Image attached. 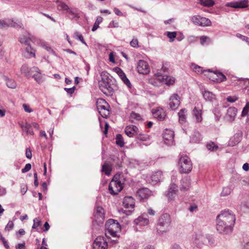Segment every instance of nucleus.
<instances>
[{
  "instance_id": "1",
  "label": "nucleus",
  "mask_w": 249,
  "mask_h": 249,
  "mask_svg": "<svg viewBox=\"0 0 249 249\" xmlns=\"http://www.w3.org/2000/svg\"><path fill=\"white\" fill-rule=\"evenodd\" d=\"M235 216L229 210H224L216 218V230L220 233L228 234L231 232L235 223Z\"/></svg>"
},
{
  "instance_id": "2",
  "label": "nucleus",
  "mask_w": 249,
  "mask_h": 249,
  "mask_svg": "<svg viewBox=\"0 0 249 249\" xmlns=\"http://www.w3.org/2000/svg\"><path fill=\"white\" fill-rule=\"evenodd\" d=\"M171 224L170 215L167 213L161 214L159 218L156 229L158 234H163L169 231Z\"/></svg>"
},
{
  "instance_id": "3",
  "label": "nucleus",
  "mask_w": 249,
  "mask_h": 249,
  "mask_svg": "<svg viewBox=\"0 0 249 249\" xmlns=\"http://www.w3.org/2000/svg\"><path fill=\"white\" fill-rule=\"evenodd\" d=\"M107 72L103 71L101 73L102 79L98 82L100 90L107 95H111L113 91L112 80L109 78Z\"/></svg>"
},
{
  "instance_id": "4",
  "label": "nucleus",
  "mask_w": 249,
  "mask_h": 249,
  "mask_svg": "<svg viewBox=\"0 0 249 249\" xmlns=\"http://www.w3.org/2000/svg\"><path fill=\"white\" fill-rule=\"evenodd\" d=\"M194 243L199 248L204 245H212L214 243L213 237L210 234H204L201 231L195 233L193 235Z\"/></svg>"
},
{
  "instance_id": "5",
  "label": "nucleus",
  "mask_w": 249,
  "mask_h": 249,
  "mask_svg": "<svg viewBox=\"0 0 249 249\" xmlns=\"http://www.w3.org/2000/svg\"><path fill=\"white\" fill-rule=\"evenodd\" d=\"M105 227L106 235L107 236H118V233L121 231V226L116 220L112 219L108 220L106 223Z\"/></svg>"
},
{
  "instance_id": "6",
  "label": "nucleus",
  "mask_w": 249,
  "mask_h": 249,
  "mask_svg": "<svg viewBox=\"0 0 249 249\" xmlns=\"http://www.w3.org/2000/svg\"><path fill=\"white\" fill-rule=\"evenodd\" d=\"M118 176L115 175L110 182L108 190L111 195H115L120 192L123 188V183L118 178Z\"/></svg>"
},
{
  "instance_id": "7",
  "label": "nucleus",
  "mask_w": 249,
  "mask_h": 249,
  "mask_svg": "<svg viewBox=\"0 0 249 249\" xmlns=\"http://www.w3.org/2000/svg\"><path fill=\"white\" fill-rule=\"evenodd\" d=\"M179 171L181 173H189L192 169V163L189 157L186 156L180 157L179 160Z\"/></svg>"
},
{
  "instance_id": "8",
  "label": "nucleus",
  "mask_w": 249,
  "mask_h": 249,
  "mask_svg": "<svg viewBox=\"0 0 249 249\" xmlns=\"http://www.w3.org/2000/svg\"><path fill=\"white\" fill-rule=\"evenodd\" d=\"M96 106L100 114L103 118H107L109 114V105L103 99H98L96 102Z\"/></svg>"
},
{
  "instance_id": "9",
  "label": "nucleus",
  "mask_w": 249,
  "mask_h": 249,
  "mask_svg": "<svg viewBox=\"0 0 249 249\" xmlns=\"http://www.w3.org/2000/svg\"><path fill=\"white\" fill-rule=\"evenodd\" d=\"M105 220V212L104 209L100 206L97 207L93 213V224L98 226L103 224Z\"/></svg>"
},
{
  "instance_id": "10",
  "label": "nucleus",
  "mask_w": 249,
  "mask_h": 249,
  "mask_svg": "<svg viewBox=\"0 0 249 249\" xmlns=\"http://www.w3.org/2000/svg\"><path fill=\"white\" fill-rule=\"evenodd\" d=\"M190 20L194 24L201 27L210 26L212 24L209 18L200 15L193 16L190 18Z\"/></svg>"
},
{
  "instance_id": "11",
  "label": "nucleus",
  "mask_w": 249,
  "mask_h": 249,
  "mask_svg": "<svg viewBox=\"0 0 249 249\" xmlns=\"http://www.w3.org/2000/svg\"><path fill=\"white\" fill-rule=\"evenodd\" d=\"M207 73L209 79L213 82L220 83L226 79V76L221 72L212 71L210 70H208Z\"/></svg>"
},
{
  "instance_id": "12",
  "label": "nucleus",
  "mask_w": 249,
  "mask_h": 249,
  "mask_svg": "<svg viewBox=\"0 0 249 249\" xmlns=\"http://www.w3.org/2000/svg\"><path fill=\"white\" fill-rule=\"evenodd\" d=\"M107 243L103 236L97 237L93 243V249H107Z\"/></svg>"
},
{
  "instance_id": "13",
  "label": "nucleus",
  "mask_w": 249,
  "mask_h": 249,
  "mask_svg": "<svg viewBox=\"0 0 249 249\" xmlns=\"http://www.w3.org/2000/svg\"><path fill=\"white\" fill-rule=\"evenodd\" d=\"M163 139L166 144H173L174 142V132L171 129H165L163 133Z\"/></svg>"
},
{
  "instance_id": "14",
  "label": "nucleus",
  "mask_w": 249,
  "mask_h": 249,
  "mask_svg": "<svg viewBox=\"0 0 249 249\" xmlns=\"http://www.w3.org/2000/svg\"><path fill=\"white\" fill-rule=\"evenodd\" d=\"M137 70L139 73L143 74H147L150 71L147 62L143 60H140L138 62Z\"/></svg>"
},
{
  "instance_id": "15",
  "label": "nucleus",
  "mask_w": 249,
  "mask_h": 249,
  "mask_svg": "<svg viewBox=\"0 0 249 249\" xmlns=\"http://www.w3.org/2000/svg\"><path fill=\"white\" fill-rule=\"evenodd\" d=\"M248 0H241L238 1L228 2L226 4L227 7L234 8H244L248 6Z\"/></svg>"
},
{
  "instance_id": "16",
  "label": "nucleus",
  "mask_w": 249,
  "mask_h": 249,
  "mask_svg": "<svg viewBox=\"0 0 249 249\" xmlns=\"http://www.w3.org/2000/svg\"><path fill=\"white\" fill-rule=\"evenodd\" d=\"M180 105V98L177 93H174L171 96L169 99V105L170 107L173 110L178 108Z\"/></svg>"
},
{
  "instance_id": "17",
  "label": "nucleus",
  "mask_w": 249,
  "mask_h": 249,
  "mask_svg": "<svg viewBox=\"0 0 249 249\" xmlns=\"http://www.w3.org/2000/svg\"><path fill=\"white\" fill-rule=\"evenodd\" d=\"M38 71V68L36 67L29 68L27 64H23L20 68L21 73L28 78L31 77L32 74L34 73V71Z\"/></svg>"
},
{
  "instance_id": "18",
  "label": "nucleus",
  "mask_w": 249,
  "mask_h": 249,
  "mask_svg": "<svg viewBox=\"0 0 249 249\" xmlns=\"http://www.w3.org/2000/svg\"><path fill=\"white\" fill-rule=\"evenodd\" d=\"M237 109L235 107H229L227 111L225 119L229 122H233L236 116Z\"/></svg>"
},
{
  "instance_id": "19",
  "label": "nucleus",
  "mask_w": 249,
  "mask_h": 249,
  "mask_svg": "<svg viewBox=\"0 0 249 249\" xmlns=\"http://www.w3.org/2000/svg\"><path fill=\"white\" fill-rule=\"evenodd\" d=\"M178 192V190L177 189V185L174 183L171 184L167 194L168 199L170 200H174Z\"/></svg>"
},
{
  "instance_id": "20",
  "label": "nucleus",
  "mask_w": 249,
  "mask_h": 249,
  "mask_svg": "<svg viewBox=\"0 0 249 249\" xmlns=\"http://www.w3.org/2000/svg\"><path fill=\"white\" fill-rule=\"evenodd\" d=\"M124 132L127 136L129 137H133L136 136L137 134H138L139 129L135 125H130L127 126L125 128Z\"/></svg>"
},
{
  "instance_id": "21",
  "label": "nucleus",
  "mask_w": 249,
  "mask_h": 249,
  "mask_svg": "<svg viewBox=\"0 0 249 249\" xmlns=\"http://www.w3.org/2000/svg\"><path fill=\"white\" fill-rule=\"evenodd\" d=\"M162 176V172L160 171H158L152 174L147 181L149 183L153 185L156 184L160 181Z\"/></svg>"
},
{
  "instance_id": "22",
  "label": "nucleus",
  "mask_w": 249,
  "mask_h": 249,
  "mask_svg": "<svg viewBox=\"0 0 249 249\" xmlns=\"http://www.w3.org/2000/svg\"><path fill=\"white\" fill-rule=\"evenodd\" d=\"M151 195V191L146 188L140 189L137 192V196L141 200L147 198Z\"/></svg>"
},
{
  "instance_id": "23",
  "label": "nucleus",
  "mask_w": 249,
  "mask_h": 249,
  "mask_svg": "<svg viewBox=\"0 0 249 249\" xmlns=\"http://www.w3.org/2000/svg\"><path fill=\"white\" fill-rule=\"evenodd\" d=\"M24 51L22 52L23 56L26 58H30L32 57H35L36 56V51L32 48L29 44L26 45Z\"/></svg>"
},
{
  "instance_id": "24",
  "label": "nucleus",
  "mask_w": 249,
  "mask_h": 249,
  "mask_svg": "<svg viewBox=\"0 0 249 249\" xmlns=\"http://www.w3.org/2000/svg\"><path fill=\"white\" fill-rule=\"evenodd\" d=\"M124 206L127 209H133L134 207V199L131 196H125L123 200Z\"/></svg>"
},
{
  "instance_id": "25",
  "label": "nucleus",
  "mask_w": 249,
  "mask_h": 249,
  "mask_svg": "<svg viewBox=\"0 0 249 249\" xmlns=\"http://www.w3.org/2000/svg\"><path fill=\"white\" fill-rule=\"evenodd\" d=\"M193 117L196 123H200L202 121V110L195 107L192 111Z\"/></svg>"
},
{
  "instance_id": "26",
  "label": "nucleus",
  "mask_w": 249,
  "mask_h": 249,
  "mask_svg": "<svg viewBox=\"0 0 249 249\" xmlns=\"http://www.w3.org/2000/svg\"><path fill=\"white\" fill-rule=\"evenodd\" d=\"M32 37H35V36L31 35L28 32H25L24 34L21 35L19 37V41L22 44H24L26 45H28L29 40L31 41V38Z\"/></svg>"
},
{
  "instance_id": "27",
  "label": "nucleus",
  "mask_w": 249,
  "mask_h": 249,
  "mask_svg": "<svg viewBox=\"0 0 249 249\" xmlns=\"http://www.w3.org/2000/svg\"><path fill=\"white\" fill-rule=\"evenodd\" d=\"M147 216V215L146 214L139 216L138 218L135 220V223L136 225L141 226H145L148 225L149 223V220Z\"/></svg>"
},
{
  "instance_id": "28",
  "label": "nucleus",
  "mask_w": 249,
  "mask_h": 249,
  "mask_svg": "<svg viewBox=\"0 0 249 249\" xmlns=\"http://www.w3.org/2000/svg\"><path fill=\"white\" fill-rule=\"evenodd\" d=\"M180 183V190L183 191L187 190L191 185L190 178L187 177H184L181 179Z\"/></svg>"
},
{
  "instance_id": "29",
  "label": "nucleus",
  "mask_w": 249,
  "mask_h": 249,
  "mask_svg": "<svg viewBox=\"0 0 249 249\" xmlns=\"http://www.w3.org/2000/svg\"><path fill=\"white\" fill-rule=\"evenodd\" d=\"M203 97L205 101L212 102L215 99V95L212 92L208 90H204L202 92Z\"/></svg>"
},
{
  "instance_id": "30",
  "label": "nucleus",
  "mask_w": 249,
  "mask_h": 249,
  "mask_svg": "<svg viewBox=\"0 0 249 249\" xmlns=\"http://www.w3.org/2000/svg\"><path fill=\"white\" fill-rule=\"evenodd\" d=\"M187 115V110L184 108L181 109L178 113V121L182 124L186 122Z\"/></svg>"
},
{
  "instance_id": "31",
  "label": "nucleus",
  "mask_w": 249,
  "mask_h": 249,
  "mask_svg": "<svg viewBox=\"0 0 249 249\" xmlns=\"http://www.w3.org/2000/svg\"><path fill=\"white\" fill-rule=\"evenodd\" d=\"M56 4L58 10L66 11L67 13H70L71 12L69 6L65 3L61 1H57Z\"/></svg>"
},
{
  "instance_id": "32",
  "label": "nucleus",
  "mask_w": 249,
  "mask_h": 249,
  "mask_svg": "<svg viewBox=\"0 0 249 249\" xmlns=\"http://www.w3.org/2000/svg\"><path fill=\"white\" fill-rule=\"evenodd\" d=\"M34 74H32V76L35 80L38 83L40 84L44 81V78L41 74L39 69L37 71H34Z\"/></svg>"
},
{
  "instance_id": "33",
  "label": "nucleus",
  "mask_w": 249,
  "mask_h": 249,
  "mask_svg": "<svg viewBox=\"0 0 249 249\" xmlns=\"http://www.w3.org/2000/svg\"><path fill=\"white\" fill-rule=\"evenodd\" d=\"M161 81L167 85H173L175 83V78L171 76L164 75Z\"/></svg>"
},
{
  "instance_id": "34",
  "label": "nucleus",
  "mask_w": 249,
  "mask_h": 249,
  "mask_svg": "<svg viewBox=\"0 0 249 249\" xmlns=\"http://www.w3.org/2000/svg\"><path fill=\"white\" fill-rule=\"evenodd\" d=\"M154 117L157 118L159 120H163L165 117V114L162 109H158L153 112Z\"/></svg>"
},
{
  "instance_id": "35",
  "label": "nucleus",
  "mask_w": 249,
  "mask_h": 249,
  "mask_svg": "<svg viewBox=\"0 0 249 249\" xmlns=\"http://www.w3.org/2000/svg\"><path fill=\"white\" fill-rule=\"evenodd\" d=\"M3 78L9 88L15 89L17 87V83L14 79H9L6 76H4Z\"/></svg>"
},
{
  "instance_id": "36",
  "label": "nucleus",
  "mask_w": 249,
  "mask_h": 249,
  "mask_svg": "<svg viewBox=\"0 0 249 249\" xmlns=\"http://www.w3.org/2000/svg\"><path fill=\"white\" fill-rule=\"evenodd\" d=\"M20 126L22 129L26 132L27 135H33L34 134V132L33 130H30V128L31 127V124L26 123L25 124H21Z\"/></svg>"
},
{
  "instance_id": "37",
  "label": "nucleus",
  "mask_w": 249,
  "mask_h": 249,
  "mask_svg": "<svg viewBox=\"0 0 249 249\" xmlns=\"http://www.w3.org/2000/svg\"><path fill=\"white\" fill-rule=\"evenodd\" d=\"M197 1L198 3L207 7H212L215 4V2L213 0H197Z\"/></svg>"
},
{
  "instance_id": "38",
  "label": "nucleus",
  "mask_w": 249,
  "mask_h": 249,
  "mask_svg": "<svg viewBox=\"0 0 249 249\" xmlns=\"http://www.w3.org/2000/svg\"><path fill=\"white\" fill-rule=\"evenodd\" d=\"M202 138L201 135L198 132H195L191 136L190 142L193 143L199 142L201 141Z\"/></svg>"
},
{
  "instance_id": "39",
  "label": "nucleus",
  "mask_w": 249,
  "mask_h": 249,
  "mask_svg": "<svg viewBox=\"0 0 249 249\" xmlns=\"http://www.w3.org/2000/svg\"><path fill=\"white\" fill-rule=\"evenodd\" d=\"M31 41L43 48L47 44L46 42L36 36L31 38Z\"/></svg>"
},
{
  "instance_id": "40",
  "label": "nucleus",
  "mask_w": 249,
  "mask_h": 249,
  "mask_svg": "<svg viewBox=\"0 0 249 249\" xmlns=\"http://www.w3.org/2000/svg\"><path fill=\"white\" fill-rule=\"evenodd\" d=\"M111 169V166L107 162L102 165V172H104L107 176L110 174Z\"/></svg>"
},
{
  "instance_id": "41",
  "label": "nucleus",
  "mask_w": 249,
  "mask_h": 249,
  "mask_svg": "<svg viewBox=\"0 0 249 249\" xmlns=\"http://www.w3.org/2000/svg\"><path fill=\"white\" fill-rule=\"evenodd\" d=\"M113 71L118 75L122 80L126 77L125 74L121 68L119 67H115L113 69Z\"/></svg>"
},
{
  "instance_id": "42",
  "label": "nucleus",
  "mask_w": 249,
  "mask_h": 249,
  "mask_svg": "<svg viewBox=\"0 0 249 249\" xmlns=\"http://www.w3.org/2000/svg\"><path fill=\"white\" fill-rule=\"evenodd\" d=\"M206 147L209 151H214L217 149L218 146L214 142H210L207 143Z\"/></svg>"
},
{
  "instance_id": "43",
  "label": "nucleus",
  "mask_w": 249,
  "mask_h": 249,
  "mask_svg": "<svg viewBox=\"0 0 249 249\" xmlns=\"http://www.w3.org/2000/svg\"><path fill=\"white\" fill-rule=\"evenodd\" d=\"M116 143L121 147H123L124 144L123 138L121 134H117L116 137Z\"/></svg>"
},
{
  "instance_id": "44",
  "label": "nucleus",
  "mask_w": 249,
  "mask_h": 249,
  "mask_svg": "<svg viewBox=\"0 0 249 249\" xmlns=\"http://www.w3.org/2000/svg\"><path fill=\"white\" fill-rule=\"evenodd\" d=\"M192 70L197 73H206L208 72V70L203 71L202 68L196 65L193 64L192 65Z\"/></svg>"
},
{
  "instance_id": "45",
  "label": "nucleus",
  "mask_w": 249,
  "mask_h": 249,
  "mask_svg": "<svg viewBox=\"0 0 249 249\" xmlns=\"http://www.w3.org/2000/svg\"><path fill=\"white\" fill-rule=\"evenodd\" d=\"M103 21V18L101 17H98L96 18L95 22L94 23L93 27L92 28V31H96L99 27V25Z\"/></svg>"
},
{
  "instance_id": "46",
  "label": "nucleus",
  "mask_w": 249,
  "mask_h": 249,
  "mask_svg": "<svg viewBox=\"0 0 249 249\" xmlns=\"http://www.w3.org/2000/svg\"><path fill=\"white\" fill-rule=\"evenodd\" d=\"M130 119L132 122L136 121H139L141 119V117L139 114L132 112L130 115Z\"/></svg>"
},
{
  "instance_id": "47",
  "label": "nucleus",
  "mask_w": 249,
  "mask_h": 249,
  "mask_svg": "<svg viewBox=\"0 0 249 249\" xmlns=\"http://www.w3.org/2000/svg\"><path fill=\"white\" fill-rule=\"evenodd\" d=\"M200 41L202 45H208L211 42V39L207 36H202L200 37Z\"/></svg>"
},
{
  "instance_id": "48",
  "label": "nucleus",
  "mask_w": 249,
  "mask_h": 249,
  "mask_svg": "<svg viewBox=\"0 0 249 249\" xmlns=\"http://www.w3.org/2000/svg\"><path fill=\"white\" fill-rule=\"evenodd\" d=\"M239 209L241 211L245 213L249 209V203L248 202L242 203L239 206Z\"/></svg>"
},
{
  "instance_id": "49",
  "label": "nucleus",
  "mask_w": 249,
  "mask_h": 249,
  "mask_svg": "<svg viewBox=\"0 0 249 249\" xmlns=\"http://www.w3.org/2000/svg\"><path fill=\"white\" fill-rule=\"evenodd\" d=\"M136 138L142 141H146L149 139V136L146 134H143L139 131V133L136 135Z\"/></svg>"
},
{
  "instance_id": "50",
  "label": "nucleus",
  "mask_w": 249,
  "mask_h": 249,
  "mask_svg": "<svg viewBox=\"0 0 249 249\" xmlns=\"http://www.w3.org/2000/svg\"><path fill=\"white\" fill-rule=\"evenodd\" d=\"M11 23L8 20H0V28H5L11 25Z\"/></svg>"
},
{
  "instance_id": "51",
  "label": "nucleus",
  "mask_w": 249,
  "mask_h": 249,
  "mask_svg": "<svg viewBox=\"0 0 249 249\" xmlns=\"http://www.w3.org/2000/svg\"><path fill=\"white\" fill-rule=\"evenodd\" d=\"M231 193V189L229 187H225L223 188L221 196H225L230 195Z\"/></svg>"
},
{
  "instance_id": "52",
  "label": "nucleus",
  "mask_w": 249,
  "mask_h": 249,
  "mask_svg": "<svg viewBox=\"0 0 249 249\" xmlns=\"http://www.w3.org/2000/svg\"><path fill=\"white\" fill-rule=\"evenodd\" d=\"M74 36L76 39L79 40L82 43L87 45V44L84 39L83 36L80 33H79L78 32H76L74 33Z\"/></svg>"
},
{
  "instance_id": "53",
  "label": "nucleus",
  "mask_w": 249,
  "mask_h": 249,
  "mask_svg": "<svg viewBox=\"0 0 249 249\" xmlns=\"http://www.w3.org/2000/svg\"><path fill=\"white\" fill-rule=\"evenodd\" d=\"M166 35L167 36L170 38V42H172L174 40L175 38H176L177 33L176 32H166Z\"/></svg>"
},
{
  "instance_id": "54",
  "label": "nucleus",
  "mask_w": 249,
  "mask_h": 249,
  "mask_svg": "<svg viewBox=\"0 0 249 249\" xmlns=\"http://www.w3.org/2000/svg\"><path fill=\"white\" fill-rule=\"evenodd\" d=\"M249 111V102H247L243 108L242 112V116H244L248 114Z\"/></svg>"
},
{
  "instance_id": "55",
  "label": "nucleus",
  "mask_w": 249,
  "mask_h": 249,
  "mask_svg": "<svg viewBox=\"0 0 249 249\" xmlns=\"http://www.w3.org/2000/svg\"><path fill=\"white\" fill-rule=\"evenodd\" d=\"M34 224L32 226L33 229H36L37 227L40 226V220L38 218H36L34 219Z\"/></svg>"
},
{
  "instance_id": "56",
  "label": "nucleus",
  "mask_w": 249,
  "mask_h": 249,
  "mask_svg": "<svg viewBox=\"0 0 249 249\" xmlns=\"http://www.w3.org/2000/svg\"><path fill=\"white\" fill-rule=\"evenodd\" d=\"M14 223L12 221H9L5 227L4 230L5 231H9L11 230L14 227Z\"/></svg>"
},
{
  "instance_id": "57",
  "label": "nucleus",
  "mask_w": 249,
  "mask_h": 249,
  "mask_svg": "<svg viewBox=\"0 0 249 249\" xmlns=\"http://www.w3.org/2000/svg\"><path fill=\"white\" fill-rule=\"evenodd\" d=\"M238 99V97L236 95L233 96H228L227 98V101L230 103H234L235 101H236Z\"/></svg>"
},
{
  "instance_id": "58",
  "label": "nucleus",
  "mask_w": 249,
  "mask_h": 249,
  "mask_svg": "<svg viewBox=\"0 0 249 249\" xmlns=\"http://www.w3.org/2000/svg\"><path fill=\"white\" fill-rule=\"evenodd\" d=\"M31 169V164L27 163L25 165V167L21 169L22 173H25L29 171Z\"/></svg>"
},
{
  "instance_id": "59",
  "label": "nucleus",
  "mask_w": 249,
  "mask_h": 249,
  "mask_svg": "<svg viewBox=\"0 0 249 249\" xmlns=\"http://www.w3.org/2000/svg\"><path fill=\"white\" fill-rule=\"evenodd\" d=\"M130 45L133 47H138V41L136 38H133L130 42Z\"/></svg>"
},
{
  "instance_id": "60",
  "label": "nucleus",
  "mask_w": 249,
  "mask_h": 249,
  "mask_svg": "<svg viewBox=\"0 0 249 249\" xmlns=\"http://www.w3.org/2000/svg\"><path fill=\"white\" fill-rule=\"evenodd\" d=\"M22 106L25 112L31 113L33 111V110L30 108L28 105L24 104Z\"/></svg>"
},
{
  "instance_id": "61",
  "label": "nucleus",
  "mask_w": 249,
  "mask_h": 249,
  "mask_svg": "<svg viewBox=\"0 0 249 249\" xmlns=\"http://www.w3.org/2000/svg\"><path fill=\"white\" fill-rule=\"evenodd\" d=\"M122 81L125 85H126V86H127L128 88H131V83L130 81L128 80V79L126 77V76L123 80H122Z\"/></svg>"
},
{
  "instance_id": "62",
  "label": "nucleus",
  "mask_w": 249,
  "mask_h": 249,
  "mask_svg": "<svg viewBox=\"0 0 249 249\" xmlns=\"http://www.w3.org/2000/svg\"><path fill=\"white\" fill-rule=\"evenodd\" d=\"M27 190V187L25 184H21L20 186V191L22 195H24Z\"/></svg>"
},
{
  "instance_id": "63",
  "label": "nucleus",
  "mask_w": 249,
  "mask_h": 249,
  "mask_svg": "<svg viewBox=\"0 0 249 249\" xmlns=\"http://www.w3.org/2000/svg\"><path fill=\"white\" fill-rule=\"evenodd\" d=\"M119 27V23L114 20L111 21L109 24V27L117 28Z\"/></svg>"
},
{
  "instance_id": "64",
  "label": "nucleus",
  "mask_w": 249,
  "mask_h": 249,
  "mask_svg": "<svg viewBox=\"0 0 249 249\" xmlns=\"http://www.w3.org/2000/svg\"><path fill=\"white\" fill-rule=\"evenodd\" d=\"M49 53L54 54L55 52L53 51V49L47 44L46 46L44 48Z\"/></svg>"
}]
</instances>
